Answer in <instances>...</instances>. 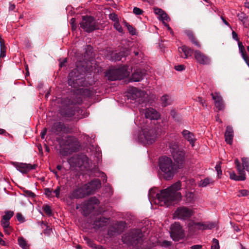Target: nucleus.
Instances as JSON below:
<instances>
[{
    "label": "nucleus",
    "instance_id": "nucleus-1",
    "mask_svg": "<svg viewBox=\"0 0 249 249\" xmlns=\"http://www.w3.org/2000/svg\"><path fill=\"white\" fill-rule=\"evenodd\" d=\"M181 182L178 181L170 187L161 190L160 193H157L155 197L159 200L160 205L169 206L181 199V194L178 191L181 189Z\"/></svg>",
    "mask_w": 249,
    "mask_h": 249
},
{
    "label": "nucleus",
    "instance_id": "nucleus-2",
    "mask_svg": "<svg viewBox=\"0 0 249 249\" xmlns=\"http://www.w3.org/2000/svg\"><path fill=\"white\" fill-rule=\"evenodd\" d=\"M160 178L166 180L172 179L177 172L178 167L169 157H162L159 159Z\"/></svg>",
    "mask_w": 249,
    "mask_h": 249
},
{
    "label": "nucleus",
    "instance_id": "nucleus-3",
    "mask_svg": "<svg viewBox=\"0 0 249 249\" xmlns=\"http://www.w3.org/2000/svg\"><path fill=\"white\" fill-rule=\"evenodd\" d=\"M82 102L80 96L73 95L65 100L64 103L66 107L61 110V114L66 118H71L76 113L82 112L81 109L77 106Z\"/></svg>",
    "mask_w": 249,
    "mask_h": 249
},
{
    "label": "nucleus",
    "instance_id": "nucleus-4",
    "mask_svg": "<svg viewBox=\"0 0 249 249\" xmlns=\"http://www.w3.org/2000/svg\"><path fill=\"white\" fill-rule=\"evenodd\" d=\"M157 126L155 124L143 127L138 135L139 141L144 144L154 142L156 138Z\"/></svg>",
    "mask_w": 249,
    "mask_h": 249
},
{
    "label": "nucleus",
    "instance_id": "nucleus-5",
    "mask_svg": "<svg viewBox=\"0 0 249 249\" xmlns=\"http://www.w3.org/2000/svg\"><path fill=\"white\" fill-rule=\"evenodd\" d=\"M143 236L141 230L133 229L122 236V240L128 246H136L142 243Z\"/></svg>",
    "mask_w": 249,
    "mask_h": 249
},
{
    "label": "nucleus",
    "instance_id": "nucleus-6",
    "mask_svg": "<svg viewBox=\"0 0 249 249\" xmlns=\"http://www.w3.org/2000/svg\"><path fill=\"white\" fill-rule=\"evenodd\" d=\"M170 149L172 156L176 162L175 164L178 168H182L185 163V153L184 151L176 142L170 143Z\"/></svg>",
    "mask_w": 249,
    "mask_h": 249
},
{
    "label": "nucleus",
    "instance_id": "nucleus-7",
    "mask_svg": "<svg viewBox=\"0 0 249 249\" xmlns=\"http://www.w3.org/2000/svg\"><path fill=\"white\" fill-rule=\"evenodd\" d=\"M68 162L72 167H80L82 165L87 167L89 165V158L83 153L73 155L68 159Z\"/></svg>",
    "mask_w": 249,
    "mask_h": 249
},
{
    "label": "nucleus",
    "instance_id": "nucleus-8",
    "mask_svg": "<svg viewBox=\"0 0 249 249\" xmlns=\"http://www.w3.org/2000/svg\"><path fill=\"white\" fill-rule=\"evenodd\" d=\"M80 25V27L87 33H91L99 28L95 19L92 16H83Z\"/></svg>",
    "mask_w": 249,
    "mask_h": 249
},
{
    "label": "nucleus",
    "instance_id": "nucleus-9",
    "mask_svg": "<svg viewBox=\"0 0 249 249\" xmlns=\"http://www.w3.org/2000/svg\"><path fill=\"white\" fill-rule=\"evenodd\" d=\"M68 82L69 86L75 89L85 85V78L79 75L76 70H73L69 73Z\"/></svg>",
    "mask_w": 249,
    "mask_h": 249
},
{
    "label": "nucleus",
    "instance_id": "nucleus-10",
    "mask_svg": "<svg viewBox=\"0 0 249 249\" xmlns=\"http://www.w3.org/2000/svg\"><path fill=\"white\" fill-rule=\"evenodd\" d=\"M170 236L175 241H178L185 237L184 230L179 223L175 222L171 226Z\"/></svg>",
    "mask_w": 249,
    "mask_h": 249
},
{
    "label": "nucleus",
    "instance_id": "nucleus-11",
    "mask_svg": "<svg viewBox=\"0 0 249 249\" xmlns=\"http://www.w3.org/2000/svg\"><path fill=\"white\" fill-rule=\"evenodd\" d=\"M127 97L128 99L135 101L134 103L137 102L138 104H141L144 101L145 93L144 91L136 88H132L129 89Z\"/></svg>",
    "mask_w": 249,
    "mask_h": 249
},
{
    "label": "nucleus",
    "instance_id": "nucleus-12",
    "mask_svg": "<svg viewBox=\"0 0 249 249\" xmlns=\"http://www.w3.org/2000/svg\"><path fill=\"white\" fill-rule=\"evenodd\" d=\"M194 214V211L185 206L178 207L175 211L174 216L181 220L189 219Z\"/></svg>",
    "mask_w": 249,
    "mask_h": 249
},
{
    "label": "nucleus",
    "instance_id": "nucleus-13",
    "mask_svg": "<svg viewBox=\"0 0 249 249\" xmlns=\"http://www.w3.org/2000/svg\"><path fill=\"white\" fill-rule=\"evenodd\" d=\"M125 227V223L123 221L117 222L112 225L108 231V234L115 236L122 233Z\"/></svg>",
    "mask_w": 249,
    "mask_h": 249
},
{
    "label": "nucleus",
    "instance_id": "nucleus-14",
    "mask_svg": "<svg viewBox=\"0 0 249 249\" xmlns=\"http://www.w3.org/2000/svg\"><path fill=\"white\" fill-rule=\"evenodd\" d=\"M99 203V200L95 197H90L85 204L83 209L84 211L88 214L91 213Z\"/></svg>",
    "mask_w": 249,
    "mask_h": 249
},
{
    "label": "nucleus",
    "instance_id": "nucleus-15",
    "mask_svg": "<svg viewBox=\"0 0 249 249\" xmlns=\"http://www.w3.org/2000/svg\"><path fill=\"white\" fill-rule=\"evenodd\" d=\"M87 187L85 185L74 190L71 195V199H79L85 197L89 195L87 190Z\"/></svg>",
    "mask_w": 249,
    "mask_h": 249
},
{
    "label": "nucleus",
    "instance_id": "nucleus-16",
    "mask_svg": "<svg viewBox=\"0 0 249 249\" xmlns=\"http://www.w3.org/2000/svg\"><path fill=\"white\" fill-rule=\"evenodd\" d=\"M13 164L18 170L23 174L27 173L31 170L35 169L37 166V164L32 165L26 163L13 162Z\"/></svg>",
    "mask_w": 249,
    "mask_h": 249
},
{
    "label": "nucleus",
    "instance_id": "nucleus-17",
    "mask_svg": "<svg viewBox=\"0 0 249 249\" xmlns=\"http://www.w3.org/2000/svg\"><path fill=\"white\" fill-rule=\"evenodd\" d=\"M106 75L108 77V80L115 81L122 79L124 76L123 70L122 69H116L110 70L107 73Z\"/></svg>",
    "mask_w": 249,
    "mask_h": 249
},
{
    "label": "nucleus",
    "instance_id": "nucleus-18",
    "mask_svg": "<svg viewBox=\"0 0 249 249\" xmlns=\"http://www.w3.org/2000/svg\"><path fill=\"white\" fill-rule=\"evenodd\" d=\"M66 143L70 147V149L72 152L79 151L81 147V144L78 140L71 136L67 137Z\"/></svg>",
    "mask_w": 249,
    "mask_h": 249
},
{
    "label": "nucleus",
    "instance_id": "nucleus-19",
    "mask_svg": "<svg viewBox=\"0 0 249 249\" xmlns=\"http://www.w3.org/2000/svg\"><path fill=\"white\" fill-rule=\"evenodd\" d=\"M87 187V190L89 195L94 193V192L100 188L101 183L99 179H95L91 180L88 184H85Z\"/></svg>",
    "mask_w": 249,
    "mask_h": 249
},
{
    "label": "nucleus",
    "instance_id": "nucleus-20",
    "mask_svg": "<svg viewBox=\"0 0 249 249\" xmlns=\"http://www.w3.org/2000/svg\"><path fill=\"white\" fill-rule=\"evenodd\" d=\"M195 57L197 61L201 64L208 65L211 62L210 59L199 51L195 52Z\"/></svg>",
    "mask_w": 249,
    "mask_h": 249
},
{
    "label": "nucleus",
    "instance_id": "nucleus-21",
    "mask_svg": "<svg viewBox=\"0 0 249 249\" xmlns=\"http://www.w3.org/2000/svg\"><path fill=\"white\" fill-rule=\"evenodd\" d=\"M109 219L102 216L96 217L93 223V228L97 230L106 226L109 222Z\"/></svg>",
    "mask_w": 249,
    "mask_h": 249
},
{
    "label": "nucleus",
    "instance_id": "nucleus-22",
    "mask_svg": "<svg viewBox=\"0 0 249 249\" xmlns=\"http://www.w3.org/2000/svg\"><path fill=\"white\" fill-rule=\"evenodd\" d=\"M146 119H148L150 121L152 120H158L160 117L159 113L154 108H148L143 110Z\"/></svg>",
    "mask_w": 249,
    "mask_h": 249
},
{
    "label": "nucleus",
    "instance_id": "nucleus-23",
    "mask_svg": "<svg viewBox=\"0 0 249 249\" xmlns=\"http://www.w3.org/2000/svg\"><path fill=\"white\" fill-rule=\"evenodd\" d=\"M52 131L56 135L61 132H66L67 128L65 124L62 122H56L54 123L52 127Z\"/></svg>",
    "mask_w": 249,
    "mask_h": 249
},
{
    "label": "nucleus",
    "instance_id": "nucleus-24",
    "mask_svg": "<svg viewBox=\"0 0 249 249\" xmlns=\"http://www.w3.org/2000/svg\"><path fill=\"white\" fill-rule=\"evenodd\" d=\"M225 141L228 144H231L233 142V129L231 126L228 125L225 132Z\"/></svg>",
    "mask_w": 249,
    "mask_h": 249
},
{
    "label": "nucleus",
    "instance_id": "nucleus-25",
    "mask_svg": "<svg viewBox=\"0 0 249 249\" xmlns=\"http://www.w3.org/2000/svg\"><path fill=\"white\" fill-rule=\"evenodd\" d=\"M182 135L184 139L189 142L193 146L196 140L194 134L190 131L185 129L182 131Z\"/></svg>",
    "mask_w": 249,
    "mask_h": 249
},
{
    "label": "nucleus",
    "instance_id": "nucleus-26",
    "mask_svg": "<svg viewBox=\"0 0 249 249\" xmlns=\"http://www.w3.org/2000/svg\"><path fill=\"white\" fill-rule=\"evenodd\" d=\"M173 102L172 97L168 94L163 95L160 98V103L162 107H166L171 105Z\"/></svg>",
    "mask_w": 249,
    "mask_h": 249
},
{
    "label": "nucleus",
    "instance_id": "nucleus-27",
    "mask_svg": "<svg viewBox=\"0 0 249 249\" xmlns=\"http://www.w3.org/2000/svg\"><path fill=\"white\" fill-rule=\"evenodd\" d=\"M144 74V72L142 70L140 69H137L132 74L130 80L135 82L140 81L142 79Z\"/></svg>",
    "mask_w": 249,
    "mask_h": 249
},
{
    "label": "nucleus",
    "instance_id": "nucleus-28",
    "mask_svg": "<svg viewBox=\"0 0 249 249\" xmlns=\"http://www.w3.org/2000/svg\"><path fill=\"white\" fill-rule=\"evenodd\" d=\"M178 51L180 53H184V56L181 55V57L184 58H187L188 56H191L193 54V50L186 46L179 47Z\"/></svg>",
    "mask_w": 249,
    "mask_h": 249
},
{
    "label": "nucleus",
    "instance_id": "nucleus-29",
    "mask_svg": "<svg viewBox=\"0 0 249 249\" xmlns=\"http://www.w3.org/2000/svg\"><path fill=\"white\" fill-rule=\"evenodd\" d=\"M213 99L215 101V106L218 110H221L224 107L222 99L221 97L218 95H214L213 93L211 94Z\"/></svg>",
    "mask_w": 249,
    "mask_h": 249
},
{
    "label": "nucleus",
    "instance_id": "nucleus-30",
    "mask_svg": "<svg viewBox=\"0 0 249 249\" xmlns=\"http://www.w3.org/2000/svg\"><path fill=\"white\" fill-rule=\"evenodd\" d=\"M84 57L86 59H90L93 56V48L90 45H87L85 48Z\"/></svg>",
    "mask_w": 249,
    "mask_h": 249
},
{
    "label": "nucleus",
    "instance_id": "nucleus-31",
    "mask_svg": "<svg viewBox=\"0 0 249 249\" xmlns=\"http://www.w3.org/2000/svg\"><path fill=\"white\" fill-rule=\"evenodd\" d=\"M230 176L231 179L235 180H244L246 179V177L240 175L237 176L234 172H230Z\"/></svg>",
    "mask_w": 249,
    "mask_h": 249
},
{
    "label": "nucleus",
    "instance_id": "nucleus-32",
    "mask_svg": "<svg viewBox=\"0 0 249 249\" xmlns=\"http://www.w3.org/2000/svg\"><path fill=\"white\" fill-rule=\"evenodd\" d=\"M109 59L112 61H118L121 60L122 57L120 53H112L109 56Z\"/></svg>",
    "mask_w": 249,
    "mask_h": 249
},
{
    "label": "nucleus",
    "instance_id": "nucleus-33",
    "mask_svg": "<svg viewBox=\"0 0 249 249\" xmlns=\"http://www.w3.org/2000/svg\"><path fill=\"white\" fill-rule=\"evenodd\" d=\"M213 182V180L212 178H207L200 181L199 186L201 187H206Z\"/></svg>",
    "mask_w": 249,
    "mask_h": 249
},
{
    "label": "nucleus",
    "instance_id": "nucleus-34",
    "mask_svg": "<svg viewBox=\"0 0 249 249\" xmlns=\"http://www.w3.org/2000/svg\"><path fill=\"white\" fill-rule=\"evenodd\" d=\"M119 53L122 58L128 56L130 53V50L129 48L124 47L121 49Z\"/></svg>",
    "mask_w": 249,
    "mask_h": 249
},
{
    "label": "nucleus",
    "instance_id": "nucleus-35",
    "mask_svg": "<svg viewBox=\"0 0 249 249\" xmlns=\"http://www.w3.org/2000/svg\"><path fill=\"white\" fill-rule=\"evenodd\" d=\"M18 243L20 247L26 249L27 247V242L25 239L22 237H19L18 238Z\"/></svg>",
    "mask_w": 249,
    "mask_h": 249
},
{
    "label": "nucleus",
    "instance_id": "nucleus-36",
    "mask_svg": "<svg viewBox=\"0 0 249 249\" xmlns=\"http://www.w3.org/2000/svg\"><path fill=\"white\" fill-rule=\"evenodd\" d=\"M14 212L12 211H6L5 214L2 216V219L9 221L10 218L13 216Z\"/></svg>",
    "mask_w": 249,
    "mask_h": 249
},
{
    "label": "nucleus",
    "instance_id": "nucleus-37",
    "mask_svg": "<svg viewBox=\"0 0 249 249\" xmlns=\"http://www.w3.org/2000/svg\"><path fill=\"white\" fill-rule=\"evenodd\" d=\"M242 160V166L244 168H245L247 170H248L249 167V160L247 158H243Z\"/></svg>",
    "mask_w": 249,
    "mask_h": 249
},
{
    "label": "nucleus",
    "instance_id": "nucleus-38",
    "mask_svg": "<svg viewBox=\"0 0 249 249\" xmlns=\"http://www.w3.org/2000/svg\"><path fill=\"white\" fill-rule=\"evenodd\" d=\"M43 211L44 213L48 215H51L52 214L51 208L48 205H44L43 206Z\"/></svg>",
    "mask_w": 249,
    "mask_h": 249
},
{
    "label": "nucleus",
    "instance_id": "nucleus-39",
    "mask_svg": "<svg viewBox=\"0 0 249 249\" xmlns=\"http://www.w3.org/2000/svg\"><path fill=\"white\" fill-rule=\"evenodd\" d=\"M219 245L218 240L215 238L213 240V244L211 246V249H219Z\"/></svg>",
    "mask_w": 249,
    "mask_h": 249
},
{
    "label": "nucleus",
    "instance_id": "nucleus-40",
    "mask_svg": "<svg viewBox=\"0 0 249 249\" xmlns=\"http://www.w3.org/2000/svg\"><path fill=\"white\" fill-rule=\"evenodd\" d=\"M237 41H238V45L239 50L240 53L241 54L246 53V50L245 49L244 46L243 45L242 42L240 41L239 40H238Z\"/></svg>",
    "mask_w": 249,
    "mask_h": 249
},
{
    "label": "nucleus",
    "instance_id": "nucleus-41",
    "mask_svg": "<svg viewBox=\"0 0 249 249\" xmlns=\"http://www.w3.org/2000/svg\"><path fill=\"white\" fill-rule=\"evenodd\" d=\"M88 244L91 248H94L95 249H105L101 245H96L94 244L91 241H89L88 242Z\"/></svg>",
    "mask_w": 249,
    "mask_h": 249
},
{
    "label": "nucleus",
    "instance_id": "nucleus-42",
    "mask_svg": "<svg viewBox=\"0 0 249 249\" xmlns=\"http://www.w3.org/2000/svg\"><path fill=\"white\" fill-rule=\"evenodd\" d=\"M189 230L190 231H193L196 229V222L192 221L188 223Z\"/></svg>",
    "mask_w": 249,
    "mask_h": 249
},
{
    "label": "nucleus",
    "instance_id": "nucleus-43",
    "mask_svg": "<svg viewBox=\"0 0 249 249\" xmlns=\"http://www.w3.org/2000/svg\"><path fill=\"white\" fill-rule=\"evenodd\" d=\"M127 28L131 35H134L136 34V29L132 26L127 24L126 25Z\"/></svg>",
    "mask_w": 249,
    "mask_h": 249
},
{
    "label": "nucleus",
    "instance_id": "nucleus-44",
    "mask_svg": "<svg viewBox=\"0 0 249 249\" xmlns=\"http://www.w3.org/2000/svg\"><path fill=\"white\" fill-rule=\"evenodd\" d=\"M109 18L110 20L114 21L115 22L119 21L117 15L114 13L110 14L109 15Z\"/></svg>",
    "mask_w": 249,
    "mask_h": 249
},
{
    "label": "nucleus",
    "instance_id": "nucleus-45",
    "mask_svg": "<svg viewBox=\"0 0 249 249\" xmlns=\"http://www.w3.org/2000/svg\"><path fill=\"white\" fill-rule=\"evenodd\" d=\"M114 27L120 33H122L123 31V29L119 21L114 23Z\"/></svg>",
    "mask_w": 249,
    "mask_h": 249
},
{
    "label": "nucleus",
    "instance_id": "nucleus-46",
    "mask_svg": "<svg viewBox=\"0 0 249 249\" xmlns=\"http://www.w3.org/2000/svg\"><path fill=\"white\" fill-rule=\"evenodd\" d=\"M236 168L238 172V174L240 175H243L245 177V174L244 171V169H245V168H244L243 166L241 165L237 166Z\"/></svg>",
    "mask_w": 249,
    "mask_h": 249
},
{
    "label": "nucleus",
    "instance_id": "nucleus-47",
    "mask_svg": "<svg viewBox=\"0 0 249 249\" xmlns=\"http://www.w3.org/2000/svg\"><path fill=\"white\" fill-rule=\"evenodd\" d=\"M215 224L214 223H210L208 224H205V226L202 228L203 230L212 229L214 228Z\"/></svg>",
    "mask_w": 249,
    "mask_h": 249
},
{
    "label": "nucleus",
    "instance_id": "nucleus-48",
    "mask_svg": "<svg viewBox=\"0 0 249 249\" xmlns=\"http://www.w3.org/2000/svg\"><path fill=\"white\" fill-rule=\"evenodd\" d=\"M1 224L3 228L5 229L6 228H9L10 227V221L2 219L1 220Z\"/></svg>",
    "mask_w": 249,
    "mask_h": 249
},
{
    "label": "nucleus",
    "instance_id": "nucleus-49",
    "mask_svg": "<svg viewBox=\"0 0 249 249\" xmlns=\"http://www.w3.org/2000/svg\"><path fill=\"white\" fill-rule=\"evenodd\" d=\"M133 12L136 15H142L143 12L142 10L137 7L134 8Z\"/></svg>",
    "mask_w": 249,
    "mask_h": 249
},
{
    "label": "nucleus",
    "instance_id": "nucleus-50",
    "mask_svg": "<svg viewBox=\"0 0 249 249\" xmlns=\"http://www.w3.org/2000/svg\"><path fill=\"white\" fill-rule=\"evenodd\" d=\"M16 217H17V220L20 223H23L25 221V218L21 213H17V215H16Z\"/></svg>",
    "mask_w": 249,
    "mask_h": 249
},
{
    "label": "nucleus",
    "instance_id": "nucleus-51",
    "mask_svg": "<svg viewBox=\"0 0 249 249\" xmlns=\"http://www.w3.org/2000/svg\"><path fill=\"white\" fill-rule=\"evenodd\" d=\"M241 55L243 59L249 67V55L247 54V53L241 54Z\"/></svg>",
    "mask_w": 249,
    "mask_h": 249
},
{
    "label": "nucleus",
    "instance_id": "nucleus-52",
    "mask_svg": "<svg viewBox=\"0 0 249 249\" xmlns=\"http://www.w3.org/2000/svg\"><path fill=\"white\" fill-rule=\"evenodd\" d=\"M23 192L28 196L31 197H35L36 196V195L31 191L24 189Z\"/></svg>",
    "mask_w": 249,
    "mask_h": 249
},
{
    "label": "nucleus",
    "instance_id": "nucleus-53",
    "mask_svg": "<svg viewBox=\"0 0 249 249\" xmlns=\"http://www.w3.org/2000/svg\"><path fill=\"white\" fill-rule=\"evenodd\" d=\"M240 195H238V196H245L249 195V191L247 190H241L239 191Z\"/></svg>",
    "mask_w": 249,
    "mask_h": 249
},
{
    "label": "nucleus",
    "instance_id": "nucleus-54",
    "mask_svg": "<svg viewBox=\"0 0 249 249\" xmlns=\"http://www.w3.org/2000/svg\"><path fill=\"white\" fill-rule=\"evenodd\" d=\"M6 47H2L0 48V58H3L6 55Z\"/></svg>",
    "mask_w": 249,
    "mask_h": 249
},
{
    "label": "nucleus",
    "instance_id": "nucleus-55",
    "mask_svg": "<svg viewBox=\"0 0 249 249\" xmlns=\"http://www.w3.org/2000/svg\"><path fill=\"white\" fill-rule=\"evenodd\" d=\"M154 12L156 15H158L160 17L161 16V14H163L164 11H163L161 9L159 8H154Z\"/></svg>",
    "mask_w": 249,
    "mask_h": 249
},
{
    "label": "nucleus",
    "instance_id": "nucleus-56",
    "mask_svg": "<svg viewBox=\"0 0 249 249\" xmlns=\"http://www.w3.org/2000/svg\"><path fill=\"white\" fill-rule=\"evenodd\" d=\"M160 18L162 20H165L166 21H168V20L170 19L169 17L165 12L161 14V16Z\"/></svg>",
    "mask_w": 249,
    "mask_h": 249
},
{
    "label": "nucleus",
    "instance_id": "nucleus-57",
    "mask_svg": "<svg viewBox=\"0 0 249 249\" xmlns=\"http://www.w3.org/2000/svg\"><path fill=\"white\" fill-rule=\"evenodd\" d=\"M52 191H53L52 189H51L48 188H46L44 189L45 194L48 197H51L52 196Z\"/></svg>",
    "mask_w": 249,
    "mask_h": 249
},
{
    "label": "nucleus",
    "instance_id": "nucleus-58",
    "mask_svg": "<svg viewBox=\"0 0 249 249\" xmlns=\"http://www.w3.org/2000/svg\"><path fill=\"white\" fill-rule=\"evenodd\" d=\"M75 19L74 18H72L70 21V24L71 26V29L73 31L75 30L77 28L76 25L75 23Z\"/></svg>",
    "mask_w": 249,
    "mask_h": 249
},
{
    "label": "nucleus",
    "instance_id": "nucleus-59",
    "mask_svg": "<svg viewBox=\"0 0 249 249\" xmlns=\"http://www.w3.org/2000/svg\"><path fill=\"white\" fill-rule=\"evenodd\" d=\"M171 115L172 116L173 118L175 119L177 121H179V119L178 117V114L175 110H172L171 111Z\"/></svg>",
    "mask_w": 249,
    "mask_h": 249
},
{
    "label": "nucleus",
    "instance_id": "nucleus-60",
    "mask_svg": "<svg viewBox=\"0 0 249 249\" xmlns=\"http://www.w3.org/2000/svg\"><path fill=\"white\" fill-rule=\"evenodd\" d=\"M185 66L183 65H179L175 66V69L178 71H182L185 69Z\"/></svg>",
    "mask_w": 249,
    "mask_h": 249
},
{
    "label": "nucleus",
    "instance_id": "nucleus-61",
    "mask_svg": "<svg viewBox=\"0 0 249 249\" xmlns=\"http://www.w3.org/2000/svg\"><path fill=\"white\" fill-rule=\"evenodd\" d=\"M194 196V195L192 193H189L186 195L187 199H188V200L190 202L193 200Z\"/></svg>",
    "mask_w": 249,
    "mask_h": 249
},
{
    "label": "nucleus",
    "instance_id": "nucleus-62",
    "mask_svg": "<svg viewBox=\"0 0 249 249\" xmlns=\"http://www.w3.org/2000/svg\"><path fill=\"white\" fill-rule=\"evenodd\" d=\"M161 245L164 247H168L172 245V242L171 241L164 240L162 242Z\"/></svg>",
    "mask_w": 249,
    "mask_h": 249
},
{
    "label": "nucleus",
    "instance_id": "nucleus-63",
    "mask_svg": "<svg viewBox=\"0 0 249 249\" xmlns=\"http://www.w3.org/2000/svg\"><path fill=\"white\" fill-rule=\"evenodd\" d=\"M185 33L189 39L193 38V36H194L193 33L190 30H186Z\"/></svg>",
    "mask_w": 249,
    "mask_h": 249
},
{
    "label": "nucleus",
    "instance_id": "nucleus-64",
    "mask_svg": "<svg viewBox=\"0 0 249 249\" xmlns=\"http://www.w3.org/2000/svg\"><path fill=\"white\" fill-rule=\"evenodd\" d=\"M196 226L197 230H203L202 228L204 227L205 224L201 222H196Z\"/></svg>",
    "mask_w": 249,
    "mask_h": 249
}]
</instances>
